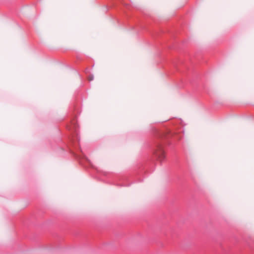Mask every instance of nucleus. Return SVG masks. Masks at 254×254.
<instances>
[{
    "mask_svg": "<svg viewBox=\"0 0 254 254\" xmlns=\"http://www.w3.org/2000/svg\"><path fill=\"white\" fill-rule=\"evenodd\" d=\"M93 78H94V77H93V75H89V76H88V80H89V81H91V80H92L93 79Z\"/></svg>",
    "mask_w": 254,
    "mask_h": 254,
    "instance_id": "nucleus-2",
    "label": "nucleus"
},
{
    "mask_svg": "<svg viewBox=\"0 0 254 254\" xmlns=\"http://www.w3.org/2000/svg\"><path fill=\"white\" fill-rule=\"evenodd\" d=\"M154 154L160 161H162L165 158V153L161 144H157L154 150Z\"/></svg>",
    "mask_w": 254,
    "mask_h": 254,
    "instance_id": "nucleus-1",
    "label": "nucleus"
}]
</instances>
